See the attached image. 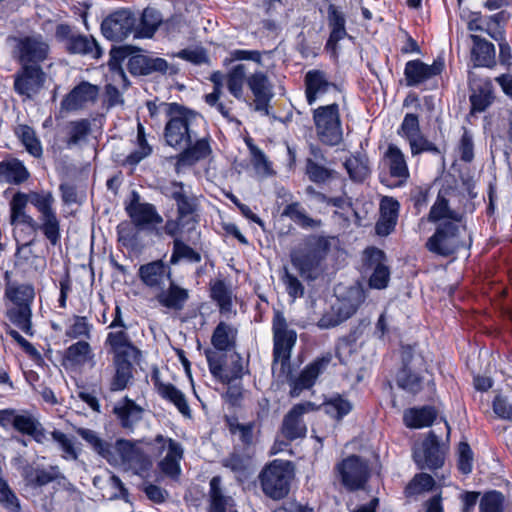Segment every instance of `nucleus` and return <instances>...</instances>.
Here are the masks:
<instances>
[{"label":"nucleus","mask_w":512,"mask_h":512,"mask_svg":"<svg viewBox=\"0 0 512 512\" xmlns=\"http://www.w3.org/2000/svg\"><path fill=\"white\" fill-rule=\"evenodd\" d=\"M322 405L325 413L338 422L353 410V403L339 393L325 399Z\"/></svg>","instance_id":"603ef678"},{"label":"nucleus","mask_w":512,"mask_h":512,"mask_svg":"<svg viewBox=\"0 0 512 512\" xmlns=\"http://www.w3.org/2000/svg\"><path fill=\"white\" fill-rule=\"evenodd\" d=\"M469 87L471 91L469 96L471 112H484L494 99L492 83L489 80L470 77Z\"/></svg>","instance_id":"c756f323"},{"label":"nucleus","mask_w":512,"mask_h":512,"mask_svg":"<svg viewBox=\"0 0 512 512\" xmlns=\"http://www.w3.org/2000/svg\"><path fill=\"white\" fill-rule=\"evenodd\" d=\"M138 277L145 286L161 289L165 279L169 281L172 278V270L170 264L158 259L141 265L138 269Z\"/></svg>","instance_id":"a878e982"},{"label":"nucleus","mask_w":512,"mask_h":512,"mask_svg":"<svg viewBox=\"0 0 512 512\" xmlns=\"http://www.w3.org/2000/svg\"><path fill=\"white\" fill-rule=\"evenodd\" d=\"M158 394L165 400L174 404L184 416H190V407L182 391L171 383H163L156 375L152 376Z\"/></svg>","instance_id":"58836bf2"},{"label":"nucleus","mask_w":512,"mask_h":512,"mask_svg":"<svg viewBox=\"0 0 512 512\" xmlns=\"http://www.w3.org/2000/svg\"><path fill=\"white\" fill-rule=\"evenodd\" d=\"M125 211L132 223L140 229L163 222V218L157 212L156 207L151 203L140 202L139 195L136 192H133V198L125 207Z\"/></svg>","instance_id":"5701e85b"},{"label":"nucleus","mask_w":512,"mask_h":512,"mask_svg":"<svg viewBox=\"0 0 512 512\" xmlns=\"http://www.w3.org/2000/svg\"><path fill=\"white\" fill-rule=\"evenodd\" d=\"M444 67V61L441 58L435 59L431 65L425 64L419 59L410 60L406 63L404 69L406 84L409 87L418 86L440 75Z\"/></svg>","instance_id":"4be33fe9"},{"label":"nucleus","mask_w":512,"mask_h":512,"mask_svg":"<svg viewBox=\"0 0 512 512\" xmlns=\"http://www.w3.org/2000/svg\"><path fill=\"white\" fill-rule=\"evenodd\" d=\"M273 364L280 362L282 368L289 365L291 352L297 341V333L290 329L284 314L275 310L272 319Z\"/></svg>","instance_id":"0eeeda50"},{"label":"nucleus","mask_w":512,"mask_h":512,"mask_svg":"<svg viewBox=\"0 0 512 512\" xmlns=\"http://www.w3.org/2000/svg\"><path fill=\"white\" fill-rule=\"evenodd\" d=\"M237 334V328L224 321L219 322L211 336V344L215 349L214 351L222 353L234 349L236 347Z\"/></svg>","instance_id":"4c0bfd02"},{"label":"nucleus","mask_w":512,"mask_h":512,"mask_svg":"<svg viewBox=\"0 0 512 512\" xmlns=\"http://www.w3.org/2000/svg\"><path fill=\"white\" fill-rule=\"evenodd\" d=\"M56 38L64 42L67 53L72 55L89 56L92 59H100L103 50L96 39L91 35L74 33L68 24H59L55 30Z\"/></svg>","instance_id":"1a4fd4ad"},{"label":"nucleus","mask_w":512,"mask_h":512,"mask_svg":"<svg viewBox=\"0 0 512 512\" xmlns=\"http://www.w3.org/2000/svg\"><path fill=\"white\" fill-rule=\"evenodd\" d=\"M76 432L101 457L109 461L110 458L113 456L112 445L107 441L103 440L102 438H100L95 431L88 428H78Z\"/></svg>","instance_id":"5fc2aeb1"},{"label":"nucleus","mask_w":512,"mask_h":512,"mask_svg":"<svg viewBox=\"0 0 512 512\" xmlns=\"http://www.w3.org/2000/svg\"><path fill=\"white\" fill-rule=\"evenodd\" d=\"M211 147L208 137H196L193 142L180 150L178 160L183 163H194L208 157Z\"/></svg>","instance_id":"49530a36"},{"label":"nucleus","mask_w":512,"mask_h":512,"mask_svg":"<svg viewBox=\"0 0 512 512\" xmlns=\"http://www.w3.org/2000/svg\"><path fill=\"white\" fill-rule=\"evenodd\" d=\"M127 69L133 76H174L179 73L177 65L168 63L164 58L148 54L132 55L128 59Z\"/></svg>","instance_id":"ddd939ff"},{"label":"nucleus","mask_w":512,"mask_h":512,"mask_svg":"<svg viewBox=\"0 0 512 512\" xmlns=\"http://www.w3.org/2000/svg\"><path fill=\"white\" fill-rule=\"evenodd\" d=\"M332 359L331 354H326L322 357L316 358L313 362L308 364L294 380L291 396L295 397L305 389H310L316 382L318 376L322 374Z\"/></svg>","instance_id":"393cba45"},{"label":"nucleus","mask_w":512,"mask_h":512,"mask_svg":"<svg viewBox=\"0 0 512 512\" xmlns=\"http://www.w3.org/2000/svg\"><path fill=\"white\" fill-rule=\"evenodd\" d=\"M294 476L292 463L275 459L264 468L258 475L262 492L273 500L285 498L290 491L291 480Z\"/></svg>","instance_id":"7ed1b4c3"},{"label":"nucleus","mask_w":512,"mask_h":512,"mask_svg":"<svg viewBox=\"0 0 512 512\" xmlns=\"http://www.w3.org/2000/svg\"><path fill=\"white\" fill-rule=\"evenodd\" d=\"M504 495L496 490L486 492L480 500V512H503Z\"/></svg>","instance_id":"774afa93"},{"label":"nucleus","mask_w":512,"mask_h":512,"mask_svg":"<svg viewBox=\"0 0 512 512\" xmlns=\"http://www.w3.org/2000/svg\"><path fill=\"white\" fill-rule=\"evenodd\" d=\"M157 302L164 308L180 312L190 298L189 290L180 286L172 278L167 288L164 286L156 295Z\"/></svg>","instance_id":"cd10ccee"},{"label":"nucleus","mask_w":512,"mask_h":512,"mask_svg":"<svg viewBox=\"0 0 512 512\" xmlns=\"http://www.w3.org/2000/svg\"><path fill=\"white\" fill-rule=\"evenodd\" d=\"M316 409L312 402H304L294 405L284 416L281 433L289 441L304 438L307 433L306 424L303 421V415Z\"/></svg>","instance_id":"6ab92c4d"},{"label":"nucleus","mask_w":512,"mask_h":512,"mask_svg":"<svg viewBox=\"0 0 512 512\" xmlns=\"http://www.w3.org/2000/svg\"><path fill=\"white\" fill-rule=\"evenodd\" d=\"M349 177L354 182H363L370 174L367 160L351 156L344 162Z\"/></svg>","instance_id":"0e129e2a"},{"label":"nucleus","mask_w":512,"mask_h":512,"mask_svg":"<svg viewBox=\"0 0 512 512\" xmlns=\"http://www.w3.org/2000/svg\"><path fill=\"white\" fill-rule=\"evenodd\" d=\"M13 58L20 65H41L50 54V46L41 34L13 38Z\"/></svg>","instance_id":"6e6552de"},{"label":"nucleus","mask_w":512,"mask_h":512,"mask_svg":"<svg viewBox=\"0 0 512 512\" xmlns=\"http://www.w3.org/2000/svg\"><path fill=\"white\" fill-rule=\"evenodd\" d=\"M168 452L158 463L160 471L172 480H178L181 474L180 460L183 457L182 446L175 440L169 438Z\"/></svg>","instance_id":"c9c22d12"},{"label":"nucleus","mask_w":512,"mask_h":512,"mask_svg":"<svg viewBox=\"0 0 512 512\" xmlns=\"http://www.w3.org/2000/svg\"><path fill=\"white\" fill-rule=\"evenodd\" d=\"M161 107L167 117L163 133L165 143L180 151L198 137V128L203 119L197 112L176 102H163Z\"/></svg>","instance_id":"f257e3e1"},{"label":"nucleus","mask_w":512,"mask_h":512,"mask_svg":"<svg viewBox=\"0 0 512 512\" xmlns=\"http://www.w3.org/2000/svg\"><path fill=\"white\" fill-rule=\"evenodd\" d=\"M130 358L131 357L113 358L115 373L110 381V391H122L128 386L133 377V365Z\"/></svg>","instance_id":"c03bdc74"},{"label":"nucleus","mask_w":512,"mask_h":512,"mask_svg":"<svg viewBox=\"0 0 512 512\" xmlns=\"http://www.w3.org/2000/svg\"><path fill=\"white\" fill-rule=\"evenodd\" d=\"M99 87L87 81L76 85L61 101V108L66 111L82 109L87 103L96 102Z\"/></svg>","instance_id":"b1692460"},{"label":"nucleus","mask_w":512,"mask_h":512,"mask_svg":"<svg viewBox=\"0 0 512 512\" xmlns=\"http://www.w3.org/2000/svg\"><path fill=\"white\" fill-rule=\"evenodd\" d=\"M6 317L9 321L18 327L26 335L33 336L34 331L32 327V309L27 305L22 307L11 306L6 311Z\"/></svg>","instance_id":"864d4df0"},{"label":"nucleus","mask_w":512,"mask_h":512,"mask_svg":"<svg viewBox=\"0 0 512 512\" xmlns=\"http://www.w3.org/2000/svg\"><path fill=\"white\" fill-rule=\"evenodd\" d=\"M473 47L471 58L474 66L491 68L495 65V47L494 45L478 35H471Z\"/></svg>","instance_id":"ea45409f"},{"label":"nucleus","mask_w":512,"mask_h":512,"mask_svg":"<svg viewBox=\"0 0 512 512\" xmlns=\"http://www.w3.org/2000/svg\"><path fill=\"white\" fill-rule=\"evenodd\" d=\"M342 485L349 491L365 488L370 478L368 462L358 455H350L335 467Z\"/></svg>","instance_id":"9d476101"},{"label":"nucleus","mask_w":512,"mask_h":512,"mask_svg":"<svg viewBox=\"0 0 512 512\" xmlns=\"http://www.w3.org/2000/svg\"><path fill=\"white\" fill-rule=\"evenodd\" d=\"M401 360L402 367L396 375V383L406 392L418 394L424 387V373H428L426 361L410 345L402 346Z\"/></svg>","instance_id":"20e7f679"},{"label":"nucleus","mask_w":512,"mask_h":512,"mask_svg":"<svg viewBox=\"0 0 512 512\" xmlns=\"http://www.w3.org/2000/svg\"><path fill=\"white\" fill-rule=\"evenodd\" d=\"M94 353L87 341H78L70 345L64 353V359L74 366L95 365Z\"/></svg>","instance_id":"a18cd8bd"},{"label":"nucleus","mask_w":512,"mask_h":512,"mask_svg":"<svg viewBox=\"0 0 512 512\" xmlns=\"http://www.w3.org/2000/svg\"><path fill=\"white\" fill-rule=\"evenodd\" d=\"M105 346L113 358L133 357L140 354V350L134 345L126 329L111 331L107 334Z\"/></svg>","instance_id":"2f4dec72"},{"label":"nucleus","mask_w":512,"mask_h":512,"mask_svg":"<svg viewBox=\"0 0 512 512\" xmlns=\"http://www.w3.org/2000/svg\"><path fill=\"white\" fill-rule=\"evenodd\" d=\"M15 134L25 146L27 152L35 158H40L43 149L40 140L37 138L35 130L28 125H19L15 129Z\"/></svg>","instance_id":"4d7b16f0"},{"label":"nucleus","mask_w":512,"mask_h":512,"mask_svg":"<svg viewBox=\"0 0 512 512\" xmlns=\"http://www.w3.org/2000/svg\"><path fill=\"white\" fill-rule=\"evenodd\" d=\"M0 472V505L9 512H21L20 500Z\"/></svg>","instance_id":"69168bd1"},{"label":"nucleus","mask_w":512,"mask_h":512,"mask_svg":"<svg viewBox=\"0 0 512 512\" xmlns=\"http://www.w3.org/2000/svg\"><path fill=\"white\" fill-rule=\"evenodd\" d=\"M50 194L49 191H32L30 193L18 191L15 193L10 201L11 223L17 222L27 226H35L36 220L25 212V208L28 203L34 206L35 200L45 201Z\"/></svg>","instance_id":"412c9836"},{"label":"nucleus","mask_w":512,"mask_h":512,"mask_svg":"<svg viewBox=\"0 0 512 512\" xmlns=\"http://www.w3.org/2000/svg\"><path fill=\"white\" fill-rule=\"evenodd\" d=\"M413 459L421 470H436L443 466L445 454L434 431L428 433L420 448L414 449Z\"/></svg>","instance_id":"dca6fc26"},{"label":"nucleus","mask_w":512,"mask_h":512,"mask_svg":"<svg viewBox=\"0 0 512 512\" xmlns=\"http://www.w3.org/2000/svg\"><path fill=\"white\" fill-rule=\"evenodd\" d=\"M400 204L393 197L385 196L380 202V217L375 225L379 236L389 235L396 227Z\"/></svg>","instance_id":"7c9ffc66"},{"label":"nucleus","mask_w":512,"mask_h":512,"mask_svg":"<svg viewBox=\"0 0 512 512\" xmlns=\"http://www.w3.org/2000/svg\"><path fill=\"white\" fill-rule=\"evenodd\" d=\"M14 429L23 435L32 437V439L39 444H43L47 440L45 428L39 420L28 411L18 413Z\"/></svg>","instance_id":"e433bc0d"},{"label":"nucleus","mask_w":512,"mask_h":512,"mask_svg":"<svg viewBox=\"0 0 512 512\" xmlns=\"http://www.w3.org/2000/svg\"><path fill=\"white\" fill-rule=\"evenodd\" d=\"M435 481L433 477L427 473L416 474L413 479L405 487L406 497L419 495L423 492L433 489Z\"/></svg>","instance_id":"338daca9"},{"label":"nucleus","mask_w":512,"mask_h":512,"mask_svg":"<svg viewBox=\"0 0 512 512\" xmlns=\"http://www.w3.org/2000/svg\"><path fill=\"white\" fill-rule=\"evenodd\" d=\"M463 222L441 221L436 224L434 233L427 239L425 248L432 254L449 257L464 246Z\"/></svg>","instance_id":"39448f33"},{"label":"nucleus","mask_w":512,"mask_h":512,"mask_svg":"<svg viewBox=\"0 0 512 512\" xmlns=\"http://www.w3.org/2000/svg\"><path fill=\"white\" fill-rule=\"evenodd\" d=\"M55 199L52 193L45 201L35 200L34 207L39 212V223L29 226L34 232L40 230L52 246H57L61 240L60 220L53 208Z\"/></svg>","instance_id":"4468645a"},{"label":"nucleus","mask_w":512,"mask_h":512,"mask_svg":"<svg viewBox=\"0 0 512 512\" xmlns=\"http://www.w3.org/2000/svg\"><path fill=\"white\" fill-rule=\"evenodd\" d=\"M24 478L30 485L42 487L57 479H62L64 476L58 466L52 465L47 469L27 467L24 470Z\"/></svg>","instance_id":"de8ad7c7"},{"label":"nucleus","mask_w":512,"mask_h":512,"mask_svg":"<svg viewBox=\"0 0 512 512\" xmlns=\"http://www.w3.org/2000/svg\"><path fill=\"white\" fill-rule=\"evenodd\" d=\"M384 165L389 170L391 178L397 180L396 186L403 185L409 178V169L405 155L395 144H389L383 157Z\"/></svg>","instance_id":"c85d7f7f"},{"label":"nucleus","mask_w":512,"mask_h":512,"mask_svg":"<svg viewBox=\"0 0 512 512\" xmlns=\"http://www.w3.org/2000/svg\"><path fill=\"white\" fill-rule=\"evenodd\" d=\"M185 259L191 263H198L201 261V255L189 245L185 244L180 239L173 241V251L170 257L169 264L176 265L180 260Z\"/></svg>","instance_id":"680f3d73"},{"label":"nucleus","mask_w":512,"mask_h":512,"mask_svg":"<svg viewBox=\"0 0 512 512\" xmlns=\"http://www.w3.org/2000/svg\"><path fill=\"white\" fill-rule=\"evenodd\" d=\"M327 21L330 35L326 47L334 48L339 41L348 35L346 30V17L339 7L334 4H329L327 8Z\"/></svg>","instance_id":"f704fd0d"},{"label":"nucleus","mask_w":512,"mask_h":512,"mask_svg":"<svg viewBox=\"0 0 512 512\" xmlns=\"http://www.w3.org/2000/svg\"><path fill=\"white\" fill-rule=\"evenodd\" d=\"M305 94L309 105H312L319 96L328 92L335 85L331 83L326 73L321 70H310L305 75Z\"/></svg>","instance_id":"72a5a7b5"},{"label":"nucleus","mask_w":512,"mask_h":512,"mask_svg":"<svg viewBox=\"0 0 512 512\" xmlns=\"http://www.w3.org/2000/svg\"><path fill=\"white\" fill-rule=\"evenodd\" d=\"M205 356L210 373L220 382L230 384L243 377L244 367L240 354L234 353L231 355V363L229 365H226V354L206 349Z\"/></svg>","instance_id":"9b49d317"},{"label":"nucleus","mask_w":512,"mask_h":512,"mask_svg":"<svg viewBox=\"0 0 512 512\" xmlns=\"http://www.w3.org/2000/svg\"><path fill=\"white\" fill-rule=\"evenodd\" d=\"M164 194L175 202L180 221L187 220L192 224L197 222L199 201L191 187L181 181H172L165 187Z\"/></svg>","instance_id":"f8f14e48"},{"label":"nucleus","mask_w":512,"mask_h":512,"mask_svg":"<svg viewBox=\"0 0 512 512\" xmlns=\"http://www.w3.org/2000/svg\"><path fill=\"white\" fill-rule=\"evenodd\" d=\"M282 216L290 218L303 229H314L322 225L320 219L310 217L299 202H292L285 206Z\"/></svg>","instance_id":"3c124183"},{"label":"nucleus","mask_w":512,"mask_h":512,"mask_svg":"<svg viewBox=\"0 0 512 512\" xmlns=\"http://www.w3.org/2000/svg\"><path fill=\"white\" fill-rule=\"evenodd\" d=\"M208 512H237L235 500L226 492L219 475L209 482Z\"/></svg>","instance_id":"bb28decb"},{"label":"nucleus","mask_w":512,"mask_h":512,"mask_svg":"<svg viewBox=\"0 0 512 512\" xmlns=\"http://www.w3.org/2000/svg\"><path fill=\"white\" fill-rule=\"evenodd\" d=\"M358 296L357 304L355 305H349L347 307L346 303H342L341 306L338 309V313L330 312L322 315V317L318 320L317 326L320 329H329L338 326L340 323H342L344 320L352 316L358 306L361 302L364 301L365 296L363 294V291L357 289L355 291Z\"/></svg>","instance_id":"79ce46f5"},{"label":"nucleus","mask_w":512,"mask_h":512,"mask_svg":"<svg viewBox=\"0 0 512 512\" xmlns=\"http://www.w3.org/2000/svg\"><path fill=\"white\" fill-rule=\"evenodd\" d=\"M114 414L120 420L123 428L132 430L134 425L141 420L143 409L133 400L125 397L121 406L114 407Z\"/></svg>","instance_id":"09e8293b"},{"label":"nucleus","mask_w":512,"mask_h":512,"mask_svg":"<svg viewBox=\"0 0 512 512\" xmlns=\"http://www.w3.org/2000/svg\"><path fill=\"white\" fill-rule=\"evenodd\" d=\"M14 75V90L17 94L31 98L44 86L46 74L40 65H20Z\"/></svg>","instance_id":"a211bd4d"},{"label":"nucleus","mask_w":512,"mask_h":512,"mask_svg":"<svg viewBox=\"0 0 512 512\" xmlns=\"http://www.w3.org/2000/svg\"><path fill=\"white\" fill-rule=\"evenodd\" d=\"M437 411L432 406L409 408L404 411L403 422L408 428L419 429L433 424Z\"/></svg>","instance_id":"37998d69"},{"label":"nucleus","mask_w":512,"mask_h":512,"mask_svg":"<svg viewBox=\"0 0 512 512\" xmlns=\"http://www.w3.org/2000/svg\"><path fill=\"white\" fill-rule=\"evenodd\" d=\"M29 177V171L20 160L13 158L0 162V183L20 185Z\"/></svg>","instance_id":"a19ab883"},{"label":"nucleus","mask_w":512,"mask_h":512,"mask_svg":"<svg viewBox=\"0 0 512 512\" xmlns=\"http://www.w3.org/2000/svg\"><path fill=\"white\" fill-rule=\"evenodd\" d=\"M447 190H440L435 202L430 208L426 220L431 223H440L441 221L463 222V215L452 209L447 198Z\"/></svg>","instance_id":"473e14b6"},{"label":"nucleus","mask_w":512,"mask_h":512,"mask_svg":"<svg viewBox=\"0 0 512 512\" xmlns=\"http://www.w3.org/2000/svg\"><path fill=\"white\" fill-rule=\"evenodd\" d=\"M211 298L218 304L220 312H230L232 307L231 291L223 280H216L210 288Z\"/></svg>","instance_id":"e2e57ef3"},{"label":"nucleus","mask_w":512,"mask_h":512,"mask_svg":"<svg viewBox=\"0 0 512 512\" xmlns=\"http://www.w3.org/2000/svg\"><path fill=\"white\" fill-rule=\"evenodd\" d=\"M331 239V237L311 234L304 237L292 252L291 261L303 277L315 279L313 273L327 257L331 248Z\"/></svg>","instance_id":"f03ea898"},{"label":"nucleus","mask_w":512,"mask_h":512,"mask_svg":"<svg viewBox=\"0 0 512 512\" xmlns=\"http://www.w3.org/2000/svg\"><path fill=\"white\" fill-rule=\"evenodd\" d=\"M91 132V123L88 119L71 121L67 125V138L65 140L68 148L74 147L85 141Z\"/></svg>","instance_id":"6e6d98bb"},{"label":"nucleus","mask_w":512,"mask_h":512,"mask_svg":"<svg viewBox=\"0 0 512 512\" xmlns=\"http://www.w3.org/2000/svg\"><path fill=\"white\" fill-rule=\"evenodd\" d=\"M162 23V15L159 10L147 7L143 10L139 25L136 26L135 36L141 38H151L160 24Z\"/></svg>","instance_id":"8fccbe9b"},{"label":"nucleus","mask_w":512,"mask_h":512,"mask_svg":"<svg viewBox=\"0 0 512 512\" xmlns=\"http://www.w3.org/2000/svg\"><path fill=\"white\" fill-rule=\"evenodd\" d=\"M313 121L318 139L327 146H336L343 139L339 105L319 106L313 110Z\"/></svg>","instance_id":"423d86ee"},{"label":"nucleus","mask_w":512,"mask_h":512,"mask_svg":"<svg viewBox=\"0 0 512 512\" xmlns=\"http://www.w3.org/2000/svg\"><path fill=\"white\" fill-rule=\"evenodd\" d=\"M364 270L371 272L369 286L375 289H384L390 280V270L386 264L385 253L376 247H369L364 251Z\"/></svg>","instance_id":"f3484780"},{"label":"nucleus","mask_w":512,"mask_h":512,"mask_svg":"<svg viewBox=\"0 0 512 512\" xmlns=\"http://www.w3.org/2000/svg\"><path fill=\"white\" fill-rule=\"evenodd\" d=\"M5 295L12 302V306H32L35 297L34 287L31 284L8 286Z\"/></svg>","instance_id":"13d9d810"},{"label":"nucleus","mask_w":512,"mask_h":512,"mask_svg":"<svg viewBox=\"0 0 512 512\" xmlns=\"http://www.w3.org/2000/svg\"><path fill=\"white\" fill-rule=\"evenodd\" d=\"M246 84L254 96L255 111L269 115V104L274 92L268 76L262 71H256L247 77Z\"/></svg>","instance_id":"aec40b11"},{"label":"nucleus","mask_w":512,"mask_h":512,"mask_svg":"<svg viewBox=\"0 0 512 512\" xmlns=\"http://www.w3.org/2000/svg\"><path fill=\"white\" fill-rule=\"evenodd\" d=\"M246 80V66L244 64H237L226 75L228 91L238 100L243 99V86Z\"/></svg>","instance_id":"bf43d9fd"},{"label":"nucleus","mask_w":512,"mask_h":512,"mask_svg":"<svg viewBox=\"0 0 512 512\" xmlns=\"http://www.w3.org/2000/svg\"><path fill=\"white\" fill-rule=\"evenodd\" d=\"M137 19L129 10H119L101 23V31L105 38L112 41H122L129 34L135 32Z\"/></svg>","instance_id":"2eb2a0df"},{"label":"nucleus","mask_w":512,"mask_h":512,"mask_svg":"<svg viewBox=\"0 0 512 512\" xmlns=\"http://www.w3.org/2000/svg\"><path fill=\"white\" fill-rule=\"evenodd\" d=\"M305 174L311 182L325 185L336 177L337 172L324 164L305 161Z\"/></svg>","instance_id":"052dcab7"}]
</instances>
